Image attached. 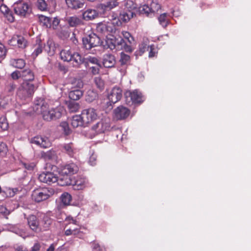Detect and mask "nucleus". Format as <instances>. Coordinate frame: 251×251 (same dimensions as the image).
<instances>
[{
  "label": "nucleus",
  "mask_w": 251,
  "mask_h": 251,
  "mask_svg": "<svg viewBox=\"0 0 251 251\" xmlns=\"http://www.w3.org/2000/svg\"><path fill=\"white\" fill-rule=\"evenodd\" d=\"M39 19L40 23L46 27H50L51 26V20L50 18L41 15L39 16Z\"/></svg>",
  "instance_id": "nucleus-30"
},
{
  "label": "nucleus",
  "mask_w": 251,
  "mask_h": 251,
  "mask_svg": "<svg viewBox=\"0 0 251 251\" xmlns=\"http://www.w3.org/2000/svg\"><path fill=\"white\" fill-rule=\"evenodd\" d=\"M110 128V119L108 117H104L91 127V132L93 136H95L108 131Z\"/></svg>",
  "instance_id": "nucleus-5"
},
{
  "label": "nucleus",
  "mask_w": 251,
  "mask_h": 251,
  "mask_svg": "<svg viewBox=\"0 0 251 251\" xmlns=\"http://www.w3.org/2000/svg\"><path fill=\"white\" fill-rule=\"evenodd\" d=\"M23 165L25 168L28 170H33L36 166L35 163H34V162L29 163H23Z\"/></svg>",
  "instance_id": "nucleus-51"
},
{
  "label": "nucleus",
  "mask_w": 251,
  "mask_h": 251,
  "mask_svg": "<svg viewBox=\"0 0 251 251\" xmlns=\"http://www.w3.org/2000/svg\"><path fill=\"white\" fill-rule=\"evenodd\" d=\"M99 64H96L95 66H91L90 69L91 70L92 73L94 75H96L99 73Z\"/></svg>",
  "instance_id": "nucleus-52"
},
{
  "label": "nucleus",
  "mask_w": 251,
  "mask_h": 251,
  "mask_svg": "<svg viewBox=\"0 0 251 251\" xmlns=\"http://www.w3.org/2000/svg\"><path fill=\"white\" fill-rule=\"evenodd\" d=\"M130 60V57L129 55L122 52L121 54L120 62L122 64H126Z\"/></svg>",
  "instance_id": "nucleus-45"
},
{
  "label": "nucleus",
  "mask_w": 251,
  "mask_h": 251,
  "mask_svg": "<svg viewBox=\"0 0 251 251\" xmlns=\"http://www.w3.org/2000/svg\"><path fill=\"white\" fill-rule=\"evenodd\" d=\"M60 127L62 128L65 135H69L71 133V130L68 124L66 122H62L60 124Z\"/></svg>",
  "instance_id": "nucleus-43"
},
{
  "label": "nucleus",
  "mask_w": 251,
  "mask_h": 251,
  "mask_svg": "<svg viewBox=\"0 0 251 251\" xmlns=\"http://www.w3.org/2000/svg\"><path fill=\"white\" fill-rule=\"evenodd\" d=\"M125 97L126 101L128 103L130 101L134 103H141L143 100L142 94L136 90L126 91L125 93Z\"/></svg>",
  "instance_id": "nucleus-14"
},
{
  "label": "nucleus",
  "mask_w": 251,
  "mask_h": 251,
  "mask_svg": "<svg viewBox=\"0 0 251 251\" xmlns=\"http://www.w3.org/2000/svg\"><path fill=\"white\" fill-rule=\"evenodd\" d=\"M81 114L86 126L92 124L99 118L97 110L93 107L84 109L82 110Z\"/></svg>",
  "instance_id": "nucleus-7"
},
{
  "label": "nucleus",
  "mask_w": 251,
  "mask_h": 251,
  "mask_svg": "<svg viewBox=\"0 0 251 251\" xmlns=\"http://www.w3.org/2000/svg\"><path fill=\"white\" fill-rule=\"evenodd\" d=\"M67 21L71 26H77L80 25L82 23L81 20L76 16L69 17Z\"/></svg>",
  "instance_id": "nucleus-31"
},
{
  "label": "nucleus",
  "mask_w": 251,
  "mask_h": 251,
  "mask_svg": "<svg viewBox=\"0 0 251 251\" xmlns=\"http://www.w3.org/2000/svg\"><path fill=\"white\" fill-rule=\"evenodd\" d=\"M27 72L29 74L28 78H25V81L21 84L17 89L16 96L22 100H25L32 97L36 88L31 82L34 79V75L30 71Z\"/></svg>",
  "instance_id": "nucleus-1"
},
{
  "label": "nucleus",
  "mask_w": 251,
  "mask_h": 251,
  "mask_svg": "<svg viewBox=\"0 0 251 251\" xmlns=\"http://www.w3.org/2000/svg\"><path fill=\"white\" fill-rule=\"evenodd\" d=\"M6 53V49L5 46L0 43V59H3L5 56Z\"/></svg>",
  "instance_id": "nucleus-49"
},
{
  "label": "nucleus",
  "mask_w": 251,
  "mask_h": 251,
  "mask_svg": "<svg viewBox=\"0 0 251 251\" xmlns=\"http://www.w3.org/2000/svg\"><path fill=\"white\" fill-rule=\"evenodd\" d=\"M34 51L32 53V56L33 57H36L42 51V46L40 39L37 40V43L34 46Z\"/></svg>",
  "instance_id": "nucleus-33"
},
{
  "label": "nucleus",
  "mask_w": 251,
  "mask_h": 251,
  "mask_svg": "<svg viewBox=\"0 0 251 251\" xmlns=\"http://www.w3.org/2000/svg\"><path fill=\"white\" fill-rule=\"evenodd\" d=\"M95 82L97 87L100 89L102 90L104 88V82L100 77H96L95 78Z\"/></svg>",
  "instance_id": "nucleus-46"
},
{
  "label": "nucleus",
  "mask_w": 251,
  "mask_h": 251,
  "mask_svg": "<svg viewBox=\"0 0 251 251\" xmlns=\"http://www.w3.org/2000/svg\"><path fill=\"white\" fill-rule=\"evenodd\" d=\"M36 6L38 9L42 11H46L48 10V4L45 0H37Z\"/></svg>",
  "instance_id": "nucleus-39"
},
{
  "label": "nucleus",
  "mask_w": 251,
  "mask_h": 251,
  "mask_svg": "<svg viewBox=\"0 0 251 251\" xmlns=\"http://www.w3.org/2000/svg\"><path fill=\"white\" fill-rule=\"evenodd\" d=\"M17 191L18 190L16 188H8L5 190V193L7 197H12L16 194Z\"/></svg>",
  "instance_id": "nucleus-47"
},
{
  "label": "nucleus",
  "mask_w": 251,
  "mask_h": 251,
  "mask_svg": "<svg viewBox=\"0 0 251 251\" xmlns=\"http://www.w3.org/2000/svg\"><path fill=\"white\" fill-rule=\"evenodd\" d=\"M160 9L161 6L158 0H152L150 5L144 4L140 8V12L147 14L148 16L156 13Z\"/></svg>",
  "instance_id": "nucleus-12"
},
{
  "label": "nucleus",
  "mask_w": 251,
  "mask_h": 251,
  "mask_svg": "<svg viewBox=\"0 0 251 251\" xmlns=\"http://www.w3.org/2000/svg\"><path fill=\"white\" fill-rule=\"evenodd\" d=\"M16 251H27V250L23 246H18L16 249Z\"/></svg>",
  "instance_id": "nucleus-64"
},
{
  "label": "nucleus",
  "mask_w": 251,
  "mask_h": 251,
  "mask_svg": "<svg viewBox=\"0 0 251 251\" xmlns=\"http://www.w3.org/2000/svg\"><path fill=\"white\" fill-rule=\"evenodd\" d=\"M11 64L15 68L22 69L25 67V63L24 60L22 59H12L11 60Z\"/></svg>",
  "instance_id": "nucleus-36"
},
{
  "label": "nucleus",
  "mask_w": 251,
  "mask_h": 251,
  "mask_svg": "<svg viewBox=\"0 0 251 251\" xmlns=\"http://www.w3.org/2000/svg\"><path fill=\"white\" fill-rule=\"evenodd\" d=\"M82 95V92L79 89L71 91L69 94V98L74 100H79Z\"/></svg>",
  "instance_id": "nucleus-29"
},
{
  "label": "nucleus",
  "mask_w": 251,
  "mask_h": 251,
  "mask_svg": "<svg viewBox=\"0 0 251 251\" xmlns=\"http://www.w3.org/2000/svg\"><path fill=\"white\" fill-rule=\"evenodd\" d=\"M27 224L30 228L34 231H40L42 227L40 226L37 217L33 215H30L27 218Z\"/></svg>",
  "instance_id": "nucleus-18"
},
{
  "label": "nucleus",
  "mask_w": 251,
  "mask_h": 251,
  "mask_svg": "<svg viewBox=\"0 0 251 251\" xmlns=\"http://www.w3.org/2000/svg\"><path fill=\"white\" fill-rule=\"evenodd\" d=\"M0 11L5 16L9 22L11 23L14 22V17L12 12L9 11L6 5L1 4L0 6Z\"/></svg>",
  "instance_id": "nucleus-26"
},
{
  "label": "nucleus",
  "mask_w": 251,
  "mask_h": 251,
  "mask_svg": "<svg viewBox=\"0 0 251 251\" xmlns=\"http://www.w3.org/2000/svg\"><path fill=\"white\" fill-rule=\"evenodd\" d=\"M15 14L21 16H25L29 10L28 4L23 0H19L15 2L13 5Z\"/></svg>",
  "instance_id": "nucleus-13"
},
{
  "label": "nucleus",
  "mask_w": 251,
  "mask_h": 251,
  "mask_svg": "<svg viewBox=\"0 0 251 251\" xmlns=\"http://www.w3.org/2000/svg\"><path fill=\"white\" fill-rule=\"evenodd\" d=\"M54 155H55L54 152H52L51 151H47V152H43L42 153V156L45 158H48V159H50V158H52V157L53 156H54Z\"/></svg>",
  "instance_id": "nucleus-53"
},
{
  "label": "nucleus",
  "mask_w": 251,
  "mask_h": 251,
  "mask_svg": "<svg viewBox=\"0 0 251 251\" xmlns=\"http://www.w3.org/2000/svg\"><path fill=\"white\" fill-rule=\"evenodd\" d=\"M94 251H105L103 247H101L99 245H96L94 248Z\"/></svg>",
  "instance_id": "nucleus-60"
},
{
  "label": "nucleus",
  "mask_w": 251,
  "mask_h": 251,
  "mask_svg": "<svg viewBox=\"0 0 251 251\" xmlns=\"http://www.w3.org/2000/svg\"><path fill=\"white\" fill-rule=\"evenodd\" d=\"M28 71V70H25L22 72L18 71H14L11 75V77L15 80L18 79L22 76L26 78V75L29 76V74L27 72Z\"/></svg>",
  "instance_id": "nucleus-34"
},
{
  "label": "nucleus",
  "mask_w": 251,
  "mask_h": 251,
  "mask_svg": "<svg viewBox=\"0 0 251 251\" xmlns=\"http://www.w3.org/2000/svg\"><path fill=\"white\" fill-rule=\"evenodd\" d=\"M158 21L160 24L163 27H166L168 24V19L167 18V14L163 13L161 14L158 17Z\"/></svg>",
  "instance_id": "nucleus-41"
},
{
  "label": "nucleus",
  "mask_w": 251,
  "mask_h": 251,
  "mask_svg": "<svg viewBox=\"0 0 251 251\" xmlns=\"http://www.w3.org/2000/svg\"><path fill=\"white\" fill-rule=\"evenodd\" d=\"M110 22L112 23L116 28L121 26L122 24V22L120 18H114L110 21Z\"/></svg>",
  "instance_id": "nucleus-50"
},
{
  "label": "nucleus",
  "mask_w": 251,
  "mask_h": 251,
  "mask_svg": "<svg viewBox=\"0 0 251 251\" xmlns=\"http://www.w3.org/2000/svg\"><path fill=\"white\" fill-rule=\"evenodd\" d=\"M102 63L105 67H113L116 63L115 57L111 54H106L103 56Z\"/></svg>",
  "instance_id": "nucleus-23"
},
{
  "label": "nucleus",
  "mask_w": 251,
  "mask_h": 251,
  "mask_svg": "<svg viewBox=\"0 0 251 251\" xmlns=\"http://www.w3.org/2000/svg\"><path fill=\"white\" fill-rule=\"evenodd\" d=\"M40 247V245L39 243H35L32 247L30 251H39Z\"/></svg>",
  "instance_id": "nucleus-59"
},
{
  "label": "nucleus",
  "mask_w": 251,
  "mask_h": 251,
  "mask_svg": "<svg viewBox=\"0 0 251 251\" xmlns=\"http://www.w3.org/2000/svg\"><path fill=\"white\" fill-rule=\"evenodd\" d=\"M130 114V111L127 108L120 106L114 110V116L118 120L124 119Z\"/></svg>",
  "instance_id": "nucleus-17"
},
{
  "label": "nucleus",
  "mask_w": 251,
  "mask_h": 251,
  "mask_svg": "<svg viewBox=\"0 0 251 251\" xmlns=\"http://www.w3.org/2000/svg\"><path fill=\"white\" fill-rule=\"evenodd\" d=\"M60 199L63 205H69L70 204L72 198L70 194L65 192L61 195Z\"/></svg>",
  "instance_id": "nucleus-32"
},
{
  "label": "nucleus",
  "mask_w": 251,
  "mask_h": 251,
  "mask_svg": "<svg viewBox=\"0 0 251 251\" xmlns=\"http://www.w3.org/2000/svg\"><path fill=\"white\" fill-rule=\"evenodd\" d=\"M0 213L4 216H7L9 214V211L4 206H0Z\"/></svg>",
  "instance_id": "nucleus-56"
},
{
  "label": "nucleus",
  "mask_w": 251,
  "mask_h": 251,
  "mask_svg": "<svg viewBox=\"0 0 251 251\" xmlns=\"http://www.w3.org/2000/svg\"><path fill=\"white\" fill-rule=\"evenodd\" d=\"M62 60L64 61H73L74 65L77 66L83 62V58L78 53H72L70 50H63L60 53Z\"/></svg>",
  "instance_id": "nucleus-6"
},
{
  "label": "nucleus",
  "mask_w": 251,
  "mask_h": 251,
  "mask_svg": "<svg viewBox=\"0 0 251 251\" xmlns=\"http://www.w3.org/2000/svg\"><path fill=\"white\" fill-rule=\"evenodd\" d=\"M56 245L55 244H52L47 249V251H54Z\"/></svg>",
  "instance_id": "nucleus-62"
},
{
  "label": "nucleus",
  "mask_w": 251,
  "mask_h": 251,
  "mask_svg": "<svg viewBox=\"0 0 251 251\" xmlns=\"http://www.w3.org/2000/svg\"><path fill=\"white\" fill-rule=\"evenodd\" d=\"M71 124L74 128L86 126L85 124H84V122H83L81 114L75 115L73 116L71 120Z\"/></svg>",
  "instance_id": "nucleus-21"
},
{
  "label": "nucleus",
  "mask_w": 251,
  "mask_h": 251,
  "mask_svg": "<svg viewBox=\"0 0 251 251\" xmlns=\"http://www.w3.org/2000/svg\"><path fill=\"white\" fill-rule=\"evenodd\" d=\"M88 60L89 62L94 65L99 64L98 60L96 58L90 57L88 58Z\"/></svg>",
  "instance_id": "nucleus-58"
},
{
  "label": "nucleus",
  "mask_w": 251,
  "mask_h": 251,
  "mask_svg": "<svg viewBox=\"0 0 251 251\" xmlns=\"http://www.w3.org/2000/svg\"><path fill=\"white\" fill-rule=\"evenodd\" d=\"M10 43L12 45H16L22 49L25 48L26 46V41L25 39L20 36H16L13 37L10 40Z\"/></svg>",
  "instance_id": "nucleus-22"
},
{
  "label": "nucleus",
  "mask_w": 251,
  "mask_h": 251,
  "mask_svg": "<svg viewBox=\"0 0 251 251\" xmlns=\"http://www.w3.org/2000/svg\"><path fill=\"white\" fill-rule=\"evenodd\" d=\"M65 1L69 8L75 9L82 8L84 4L83 0H65Z\"/></svg>",
  "instance_id": "nucleus-24"
},
{
  "label": "nucleus",
  "mask_w": 251,
  "mask_h": 251,
  "mask_svg": "<svg viewBox=\"0 0 251 251\" xmlns=\"http://www.w3.org/2000/svg\"><path fill=\"white\" fill-rule=\"evenodd\" d=\"M54 193L51 188L39 187L34 189L32 193V199L36 202H40L48 199Z\"/></svg>",
  "instance_id": "nucleus-4"
},
{
  "label": "nucleus",
  "mask_w": 251,
  "mask_h": 251,
  "mask_svg": "<svg viewBox=\"0 0 251 251\" xmlns=\"http://www.w3.org/2000/svg\"><path fill=\"white\" fill-rule=\"evenodd\" d=\"M82 41L84 47L87 50H90L100 44V38L93 33L83 38Z\"/></svg>",
  "instance_id": "nucleus-11"
},
{
  "label": "nucleus",
  "mask_w": 251,
  "mask_h": 251,
  "mask_svg": "<svg viewBox=\"0 0 251 251\" xmlns=\"http://www.w3.org/2000/svg\"><path fill=\"white\" fill-rule=\"evenodd\" d=\"M9 125L6 116L3 115L0 117V127L2 130L8 129Z\"/></svg>",
  "instance_id": "nucleus-38"
},
{
  "label": "nucleus",
  "mask_w": 251,
  "mask_h": 251,
  "mask_svg": "<svg viewBox=\"0 0 251 251\" xmlns=\"http://www.w3.org/2000/svg\"><path fill=\"white\" fill-rule=\"evenodd\" d=\"M8 104L7 100L5 99H2L0 100V107L1 108H6Z\"/></svg>",
  "instance_id": "nucleus-57"
},
{
  "label": "nucleus",
  "mask_w": 251,
  "mask_h": 251,
  "mask_svg": "<svg viewBox=\"0 0 251 251\" xmlns=\"http://www.w3.org/2000/svg\"><path fill=\"white\" fill-rule=\"evenodd\" d=\"M32 143H34L40 147L46 148L50 146V143L49 139L46 137L36 136L32 139Z\"/></svg>",
  "instance_id": "nucleus-19"
},
{
  "label": "nucleus",
  "mask_w": 251,
  "mask_h": 251,
  "mask_svg": "<svg viewBox=\"0 0 251 251\" xmlns=\"http://www.w3.org/2000/svg\"><path fill=\"white\" fill-rule=\"evenodd\" d=\"M43 222H44V224L42 225L41 224V225H40V226H41V227H42V230H46L49 228V227L51 224V221H50V220L49 219L48 217H45L44 219Z\"/></svg>",
  "instance_id": "nucleus-44"
},
{
  "label": "nucleus",
  "mask_w": 251,
  "mask_h": 251,
  "mask_svg": "<svg viewBox=\"0 0 251 251\" xmlns=\"http://www.w3.org/2000/svg\"><path fill=\"white\" fill-rule=\"evenodd\" d=\"M59 20L57 18H54L52 22V26L53 28H55L59 24Z\"/></svg>",
  "instance_id": "nucleus-61"
},
{
  "label": "nucleus",
  "mask_w": 251,
  "mask_h": 251,
  "mask_svg": "<svg viewBox=\"0 0 251 251\" xmlns=\"http://www.w3.org/2000/svg\"><path fill=\"white\" fill-rule=\"evenodd\" d=\"M117 5V4L116 2H114L112 3L110 2L109 4L107 5V7H109L110 9H112L116 7Z\"/></svg>",
  "instance_id": "nucleus-63"
},
{
  "label": "nucleus",
  "mask_w": 251,
  "mask_h": 251,
  "mask_svg": "<svg viewBox=\"0 0 251 251\" xmlns=\"http://www.w3.org/2000/svg\"><path fill=\"white\" fill-rule=\"evenodd\" d=\"M122 34L125 40H127V41L129 43L132 44L133 42L134 38L131 36V34L129 32L126 31H123L122 32Z\"/></svg>",
  "instance_id": "nucleus-42"
},
{
  "label": "nucleus",
  "mask_w": 251,
  "mask_h": 251,
  "mask_svg": "<svg viewBox=\"0 0 251 251\" xmlns=\"http://www.w3.org/2000/svg\"><path fill=\"white\" fill-rule=\"evenodd\" d=\"M99 16L98 12L93 9L88 8L82 13V18L85 21L93 20Z\"/></svg>",
  "instance_id": "nucleus-20"
},
{
  "label": "nucleus",
  "mask_w": 251,
  "mask_h": 251,
  "mask_svg": "<svg viewBox=\"0 0 251 251\" xmlns=\"http://www.w3.org/2000/svg\"><path fill=\"white\" fill-rule=\"evenodd\" d=\"M106 44L108 47L111 49H115L116 46H120L121 48L128 52L132 51V49L130 46L126 45L125 40L121 36L118 37H114V38H107L106 40Z\"/></svg>",
  "instance_id": "nucleus-8"
},
{
  "label": "nucleus",
  "mask_w": 251,
  "mask_h": 251,
  "mask_svg": "<svg viewBox=\"0 0 251 251\" xmlns=\"http://www.w3.org/2000/svg\"><path fill=\"white\" fill-rule=\"evenodd\" d=\"M40 181L51 184L58 181L57 176L53 173L50 172H43L38 176Z\"/></svg>",
  "instance_id": "nucleus-15"
},
{
  "label": "nucleus",
  "mask_w": 251,
  "mask_h": 251,
  "mask_svg": "<svg viewBox=\"0 0 251 251\" xmlns=\"http://www.w3.org/2000/svg\"><path fill=\"white\" fill-rule=\"evenodd\" d=\"M97 97V94L93 91H88L86 96V100L89 102H92Z\"/></svg>",
  "instance_id": "nucleus-40"
},
{
  "label": "nucleus",
  "mask_w": 251,
  "mask_h": 251,
  "mask_svg": "<svg viewBox=\"0 0 251 251\" xmlns=\"http://www.w3.org/2000/svg\"><path fill=\"white\" fill-rule=\"evenodd\" d=\"M77 171V166L74 163L64 166L60 172L59 178H58L59 184L62 186L72 185L73 181L72 176L75 174Z\"/></svg>",
  "instance_id": "nucleus-2"
},
{
  "label": "nucleus",
  "mask_w": 251,
  "mask_h": 251,
  "mask_svg": "<svg viewBox=\"0 0 251 251\" xmlns=\"http://www.w3.org/2000/svg\"><path fill=\"white\" fill-rule=\"evenodd\" d=\"M150 52L149 56L150 57H152L155 56L156 54V50L154 48V46L152 45L150 46Z\"/></svg>",
  "instance_id": "nucleus-55"
},
{
  "label": "nucleus",
  "mask_w": 251,
  "mask_h": 251,
  "mask_svg": "<svg viewBox=\"0 0 251 251\" xmlns=\"http://www.w3.org/2000/svg\"><path fill=\"white\" fill-rule=\"evenodd\" d=\"M122 97V90L119 87H114L108 94L107 98L110 104H114L119 101Z\"/></svg>",
  "instance_id": "nucleus-16"
},
{
  "label": "nucleus",
  "mask_w": 251,
  "mask_h": 251,
  "mask_svg": "<svg viewBox=\"0 0 251 251\" xmlns=\"http://www.w3.org/2000/svg\"><path fill=\"white\" fill-rule=\"evenodd\" d=\"M148 41L147 40L145 42L141 44L139 46V53L141 55L142 53H143L147 50V48H149V47L148 45Z\"/></svg>",
  "instance_id": "nucleus-48"
},
{
  "label": "nucleus",
  "mask_w": 251,
  "mask_h": 251,
  "mask_svg": "<svg viewBox=\"0 0 251 251\" xmlns=\"http://www.w3.org/2000/svg\"><path fill=\"white\" fill-rule=\"evenodd\" d=\"M63 150L64 152L71 157H73L76 152V149L74 147L72 143L64 144L63 146Z\"/></svg>",
  "instance_id": "nucleus-28"
},
{
  "label": "nucleus",
  "mask_w": 251,
  "mask_h": 251,
  "mask_svg": "<svg viewBox=\"0 0 251 251\" xmlns=\"http://www.w3.org/2000/svg\"><path fill=\"white\" fill-rule=\"evenodd\" d=\"M44 49L45 51H47L50 55H52L55 53L56 46L54 42L52 40L49 39L48 40L47 44L45 46Z\"/></svg>",
  "instance_id": "nucleus-27"
},
{
  "label": "nucleus",
  "mask_w": 251,
  "mask_h": 251,
  "mask_svg": "<svg viewBox=\"0 0 251 251\" xmlns=\"http://www.w3.org/2000/svg\"><path fill=\"white\" fill-rule=\"evenodd\" d=\"M87 184V181L85 178H78L76 180L73 181L72 185L75 190H81L84 188Z\"/></svg>",
  "instance_id": "nucleus-25"
},
{
  "label": "nucleus",
  "mask_w": 251,
  "mask_h": 251,
  "mask_svg": "<svg viewBox=\"0 0 251 251\" xmlns=\"http://www.w3.org/2000/svg\"><path fill=\"white\" fill-rule=\"evenodd\" d=\"M7 151L6 145L3 143H0V154H4Z\"/></svg>",
  "instance_id": "nucleus-54"
},
{
  "label": "nucleus",
  "mask_w": 251,
  "mask_h": 251,
  "mask_svg": "<svg viewBox=\"0 0 251 251\" xmlns=\"http://www.w3.org/2000/svg\"><path fill=\"white\" fill-rule=\"evenodd\" d=\"M65 234L67 236L74 235L79 238H81L83 235L82 232L80 231V229L77 228L68 229L65 231Z\"/></svg>",
  "instance_id": "nucleus-35"
},
{
  "label": "nucleus",
  "mask_w": 251,
  "mask_h": 251,
  "mask_svg": "<svg viewBox=\"0 0 251 251\" xmlns=\"http://www.w3.org/2000/svg\"><path fill=\"white\" fill-rule=\"evenodd\" d=\"M126 7L128 9L127 11H123L119 16V18L123 23H127L133 16L132 10L136 8L135 4L132 0H128L125 4Z\"/></svg>",
  "instance_id": "nucleus-10"
},
{
  "label": "nucleus",
  "mask_w": 251,
  "mask_h": 251,
  "mask_svg": "<svg viewBox=\"0 0 251 251\" xmlns=\"http://www.w3.org/2000/svg\"><path fill=\"white\" fill-rule=\"evenodd\" d=\"M98 30L101 31L102 32H106L111 33L109 37H107L105 41L107 38H114V37H119L120 35V31L116 28V26L112 24V23L108 22L106 23H101L100 24L98 27Z\"/></svg>",
  "instance_id": "nucleus-9"
},
{
  "label": "nucleus",
  "mask_w": 251,
  "mask_h": 251,
  "mask_svg": "<svg viewBox=\"0 0 251 251\" xmlns=\"http://www.w3.org/2000/svg\"><path fill=\"white\" fill-rule=\"evenodd\" d=\"M41 110L43 119L48 121L60 118L65 113L64 108L61 105L55 109L47 108L46 105H42Z\"/></svg>",
  "instance_id": "nucleus-3"
},
{
  "label": "nucleus",
  "mask_w": 251,
  "mask_h": 251,
  "mask_svg": "<svg viewBox=\"0 0 251 251\" xmlns=\"http://www.w3.org/2000/svg\"><path fill=\"white\" fill-rule=\"evenodd\" d=\"M68 108L71 112H76L80 108V105L78 103L74 101H69L68 103Z\"/></svg>",
  "instance_id": "nucleus-37"
}]
</instances>
